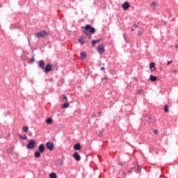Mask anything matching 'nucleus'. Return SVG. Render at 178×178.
Wrapping results in <instances>:
<instances>
[{"label":"nucleus","instance_id":"f704fd0d","mask_svg":"<svg viewBox=\"0 0 178 178\" xmlns=\"http://www.w3.org/2000/svg\"><path fill=\"white\" fill-rule=\"evenodd\" d=\"M134 27L137 28V27H138V25L137 24H134Z\"/></svg>","mask_w":178,"mask_h":178},{"label":"nucleus","instance_id":"4468645a","mask_svg":"<svg viewBox=\"0 0 178 178\" xmlns=\"http://www.w3.org/2000/svg\"><path fill=\"white\" fill-rule=\"evenodd\" d=\"M35 158H40L41 157V152L38 150L35 151L34 153Z\"/></svg>","mask_w":178,"mask_h":178},{"label":"nucleus","instance_id":"f257e3e1","mask_svg":"<svg viewBox=\"0 0 178 178\" xmlns=\"http://www.w3.org/2000/svg\"><path fill=\"white\" fill-rule=\"evenodd\" d=\"M83 33L89 40H91L92 38V34L95 33V28L91 26L90 24H86L83 28Z\"/></svg>","mask_w":178,"mask_h":178},{"label":"nucleus","instance_id":"72a5a7b5","mask_svg":"<svg viewBox=\"0 0 178 178\" xmlns=\"http://www.w3.org/2000/svg\"><path fill=\"white\" fill-rule=\"evenodd\" d=\"M102 80H108V76H104V78H102Z\"/></svg>","mask_w":178,"mask_h":178},{"label":"nucleus","instance_id":"b1692460","mask_svg":"<svg viewBox=\"0 0 178 178\" xmlns=\"http://www.w3.org/2000/svg\"><path fill=\"white\" fill-rule=\"evenodd\" d=\"M23 131H24L25 133H27V131H29V127L28 126H24L23 127Z\"/></svg>","mask_w":178,"mask_h":178},{"label":"nucleus","instance_id":"4c0bfd02","mask_svg":"<svg viewBox=\"0 0 178 178\" xmlns=\"http://www.w3.org/2000/svg\"><path fill=\"white\" fill-rule=\"evenodd\" d=\"M123 37L124 39H126V37H127V35H125V33H124Z\"/></svg>","mask_w":178,"mask_h":178},{"label":"nucleus","instance_id":"1a4fd4ad","mask_svg":"<svg viewBox=\"0 0 178 178\" xmlns=\"http://www.w3.org/2000/svg\"><path fill=\"white\" fill-rule=\"evenodd\" d=\"M122 6L124 10H127V9L130 8V3H129L128 1H125Z\"/></svg>","mask_w":178,"mask_h":178},{"label":"nucleus","instance_id":"bb28decb","mask_svg":"<svg viewBox=\"0 0 178 178\" xmlns=\"http://www.w3.org/2000/svg\"><path fill=\"white\" fill-rule=\"evenodd\" d=\"M12 151H13V148H12V147H10V148L7 149V154H10V152H12Z\"/></svg>","mask_w":178,"mask_h":178},{"label":"nucleus","instance_id":"4be33fe9","mask_svg":"<svg viewBox=\"0 0 178 178\" xmlns=\"http://www.w3.org/2000/svg\"><path fill=\"white\" fill-rule=\"evenodd\" d=\"M49 177L50 178H56L57 177L56 173H55V172L50 173Z\"/></svg>","mask_w":178,"mask_h":178},{"label":"nucleus","instance_id":"9b49d317","mask_svg":"<svg viewBox=\"0 0 178 178\" xmlns=\"http://www.w3.org/2000/svg\"><path fill=\"white\" fill-rule=\"evenodd\" d=\"M74 149L76 151H80V149H81V145H80V143H76L74 145Z\"/></svg>","mask_w":178,"mask_h":178},{"label":"nucleus","instance_id":"473e14b6","mask_svg":"<svg viewBox=\"0 0 178 178\" xmlns=\"http://www.w3.org/2000/svg\"><path fill=\"white\" fill-rule=\"evenodd\" d=\"M172 61H173V60L168 61V62L167 63V66H169V65H170V63H172Z\"/></svg>","mask_w":178,"mask_h":178},{"label":"nucleus","instance_id":"37998d69","mask_svg":"<svg viewBox=\"0 0 178 178\" xmlns=\"http://www.w3.org/2000/svg\"><path fill=\"white\" fill-rule=\"evenodd\" d=\"M102 113V111L99 112V115H101Z\"/></svg>","mask_w":178,"mask_h":178},{"label":"nucleus","instance_id":"423d86ee","mask_svg":"<svg viewBox=\"0 0 178 178\" xmlns=\"http://www.w3.org/2000/svg\"><path fill=\"white\" fill-rule=\"evenodd\" d=\"M72 156L75 159V161H76L77 162L81 161V156H80V154H79L78 152H74L72 154Z\"/></svg>","mask_w":178,"mask_h":178},{"label":"nucleus","instance_id":"a211bd4d","mask_svg":"<svg viewBox=\"0 0 178 178\" xmlns=\"http://www.w3.org/2000/svg\"><path fill=\"white\" fill-rule=\"evenodd\" d=\"M100 41H101V40H92V47H95V44H96L97 42H99Z\"/></svg>","mask_w":178,"mask_h":178},{"label":"nucleus","instance_id":"412c9836","mask_svg":"<svg viewBox=\"0 0 178 178\" xmlns=\"http://www.w3.org/2000/svg\"><path fill=\"white\" fill-rule=\"evenodd\" d=\"M164 112L165 113H168V112H169V106L168 105H165L164 106Z\"/></svg>","mask_w":178,"mask_h":178},{"label":"nucleus","instance_id":"cd10ccee","mask_svg":"<svg viewBox=\"0 0 178 178\" xmlns=\"http://www.w3.org/2000/svg\"><path fill=\"white\" fill-rule=\"evenodd\" d=\"M151 6L153 8V9H155V8L156 6V3H155V1H153L152 3Z\"/></svg>","mask_w":178,"mask_h":178},{"label":"nucleus","instance_id":"6e6552de","mask_svg":"<svg viewBox=\"0 0 178 178\" xmlns=\"http://www.w3.org/2000/svg\"><path fill=\"white\" fill-rule=\"evenodd\" d=\"M38 66L42 70H44L45 69V62L44 60H40L38 63Z\"/></svg>","mask_w":178,"mask_h":178},{"label":"nucleus","instance_id":"aec40b11","mask_svg":"<svg viewBox=\"0 0 178 178\" xmlns=\"http://www.w3.org/2000/svg\"><path fill=\"white\" fill-rule=\"evenodd\" d=\"M46 123L47 124H51V123H52V118H47L46 120Z\"/></svg>","mask_w":178,"mask_h":178},{"label":"nucleus","instance_id":"79ce46f5","mask_svg":"<svg viewBox=\"0 0 178 178\" xmlns=\"http://www.w3.org/2000/svg\"><path fill=\"white\" fill-rule=\"evenodd\" d=\"M28 42L29 44H30V39H29V38H28Z\"/></svg>","mask_w":178,"mask_h":178},{"label":"nucleus","instance_id":"5701e85b","mask_svg":"<svg viewBox=\"0 0 178 178\" xmlns=\"http://www.w3.org/2000/svg\"><path fill=\"white\" fill-rule=\"evenodd\" d=\"M19 137L21 140H27V136H26V135H24V136L19 135Z\"/></svg>","mask_w":178,"mask_h":178},{"label":"nucleus","instance_id":"20e7f679","mask_svg":"<svg viewBox=\"0 0 178 178\" xmlns=\"http://www.w3.org/2000/svg\"><path fill=\"white\" fill-rule=\"evenodd\" d=\"M38 37H41V38H44V37H47L48 35V33L47 31H41L39 33H37Z\"/></svg>","mask_w":178,"mask_h":178},{"label":"nucleus","instance_id":"9d476101","mask_svg":"<svg viewBox=\"0 0 178 178\" xmlns=\"http://www.w3.org/2000/svg\"><path fill=\"white\" fill-rule=\"evenodd\" d=\"M38 151H39V152H44V151H45V145H44V143H42L38 146Z\"/></svg>","mask_w":178,"mask_h":178},{"label":"nucleus","instance_id":"c9c22d12","mask_svg":"<svg viewBox=\"0 0 178 178\" xmlns=\"http://www.w3.org/2000/svg\"><path fill=\"white\" fill-rule=\"evenodd\" d=\"M100 70H105V67H102L100 68Z\"/></svg>","mask_w":178,"mask_h":178},{"label":"nucleus","instance_id":"2eb2a0df","mask_svg":"<svg viewBox=\"0 0 178 178\" xmlns=\"http://www.w3.org/2000/svg\"><path fill=\"white\" fill-rule=\"evenodd\" d=\"M78 41H79V44H81V45H84V43L86 42V41L84 40V38L83 37L79 38Z\"/></svg>","mask_w":178,"mask_h":178},{"label":"nucleus","instance_id":"f3484780","mask_svg":"<svg viewBox=\"0 0 178 178\" xmlns=\"http://www.w3.org/2000/svg\"><path fill=\"white\" fill-rule=\"evenodd\" d=\"M69 106H70V104L65 103L64 104L62 105L61 108L63 109H66V108H69Z\"/></svg>","mask_w":178,"mask_h":178},{"label":"nucleus","instance_id":"6ab92c4d","mask_svg":"<svg viewBox=\"0 0 178 178\" xmlns=\"http://www.w3.org/2000/svg\"><path fill=\"white\" fill-rule=\"evenodd\" d=\"M62 101L63 102H67V97L65 95L62 96Z\"/></svg>","mask_w":178,"mask_h":178},{"label":"nucleus","instance_id":"393cba45","mask_svg":"<svg viewBox=\"0 0 178 178\" xmlns=\"http://www.w3.org/2000/svg\"><path fill=\"white\" fill-rule=\"evenodd\" d=\"M143 35V29H140L138 33V36L141 37Z\"/></svg>","mask_w":178,"mask_h":178},{"label":"nucleus","instance_id":"39448f33","mask_svg":"<svg viewBox=\"0 0 178 178\" xmlns=\"http://www.w3.org/2000/svg\"><path fill=\"white\" fill-rule=\"evenodd\" d=\"M54 143L52 142H47L46 143V148L47 149H49V151H54Z\"/></svg>","mask_w":178,"mask_h":178},{"label":"nucleus","instance_id":"a878e982","mask_svg":"<svg viewBox=\"0 0 178 178\" xmlns=\"http://www.w3.org/2000/svg\"><path fill=\"white\" fill-rule=\"evenodd\" d=\"M34 60H35V59L34 58V56H32V58L31 60L29 61V63H34Z\"/></svg>","mask_w":178,"mask_h":178},{"label":"nucleus","instance_id":"ddd939ff","mask_svg":"<svg viewBox=\"0 0 178 178\" xmlns=\"http://www.w3.org/2000/svg\"><path fill=\"white\" fill-rule=\"evenodd\" d=\"M149 69L151 72H154L155 70V63H150Z\"/></svg>","mask_w":178,"mask_h":178},{"label":"nucleus","instance_id":"2f4dec72","mask_svg":"<svg viewBox=\"0 0 178 178\" xmlns=\"http://www.w3.org/2000/svg\"><path fill=\"white\" fill-rule=\"evenodd\" d=\"M137 94L140 95L143 94V91L138 90Z\"/></svg>","mask_w":178,"mask_h":178},{"label":"nucleus","instance_id":"f8f14e48","mask_svg":"<svg viewBox=\"0 0 178 178\" xmlns=\"http://www.w3.org/2000/svg\"><path fill=\"white\" fill-rule=\"evenodd\" d=\"M149 80H150V81L154 83V82L156 81V80H158V77H156V76H155L154 75H150Z\"/></svg>","mask_w":178,"mask_h":178},{"label":"nucleus","instance_id":"ea45409f","mask_svg":"<svg viewBox=\"0 0 178 178\" xmlns=\"http://www.w3.org/2000/svg\"><path fill=\"white\" fill-rule=\"evenodd\" d=\"M175 48L177 49H178V44H175Z\"/></svg>","mask_w":178,"mask_h":178},{"label":"nucleus","instance_id":"e433bc0d","mask_svg":"<svg viewBox=\"0 0 178 178\" xmlns=\"http://www.w3.org/2000/svg\"><path fill=\"white\" fill-rule=\"evenodd\" d=\"M99 137H102V131L99 132Z\"/></svg>","mask_w":178,"mask_h":178},{"label":"nucleus","instance_id":"a19ab883","mask_svg":"<svg viewBox=\"0 0 178 178\" xmlns=\"http://www.w3.org/2000/svg\"><path fill=\"white\" fill-rule=\"evenodd\" d=\"M22 60H26V58H24L23 57H22Z\"/></svg>","mask_w":178,"mask_h":178},{"label":"nucleus","instance_id":"a18cd8bd","mask_svg":"<svg viewBox=\"0 0 178 178\" xmlns=\"http://www.w3.org/2000/svg\"><path fill=\"white\" fill-rule=\"evenodd\" d=\"M2 6L0 4V8Z\"/></svg>","mask_w":178,"mask_h":178},{"label":"nucleus","instance_id":"0eeeda50","mask_svg":"<svg viewBox=\"0 0 178 178\" xmlns=\"http://www.w3.org/2000/svg\"><path fill=\"white\" fill-rule=\"evenodd\" d=\"M97 51L99 52V54H104V51H105V46H104L103 44H101L98 46L97 48Z\"/></svg>","mask_w":178,"mask_h":178},{"label":"nucleus","instance_id":"58836bf2","mask_svg":"<svg viewBox=\"0 0 178 178\" xmlns=\"http://www.w3.org/2000/svg\"><path fill=\"white\" fill-rule=\"evenodd\" d=\"M172 73H174V74L177 73V70H173V71H172Z\"/></svg>","mask_w":178,"mask_h":178},{"label":"nucleus","instance_id":"7c9ffc66","mask_svg":"<svg viewBox=\"0 0 178 178\" xmlns=\"http://www.w3.org/2000/svg\"><path fill=\"white\" fill-rule=\"evenodd\" d=\"M154 134H155V136H156V134H158V130L154 129Z\"/></svg>","mask_w":178,"mask_h":178},{"label":"nucleus","instance_id":"dca6fc26","mask_svg":"<svg viewBox=\"0 0 178 178\" xmlns=\"http://www.w3.org/2000/svg\"><path fill=\"white\" fill-rule=\"evenodd\" d=\"M80 55L82 59H86V58H87V53L86 52H81Z\"/></svg>","mask_w":178,"mask_h":178},{"label":"nucleus","instance_id":"c756f323","mask_svg":"<svg viewBox=\"0 0 178 178\" xmlns=\"http://www.w3.org/2000/svg\"><path fill=\"white\" fill-rule=\"evenodd\" d=\"M137 170H138V172H140L141 171V167L140 165L137 166Z\"/></svg>","mask_w":178,"mask_h":178},{"label":"nucleus","instance_id":"f03ea898","mask_svg":"<svg viewBox=\"0 0 178 178\" xmlns=\"http://www.w3.org/2000/svg\"><path fill=\"white\" fill-rule=\"evenodd\" d=\"M35 144H36L35 140H29V142L26 145L27 149H34V148H35Z\"/></svg>","mask_w":178,"mask_h":178},{"label":"nucleus","instance_id":"7ed1b4c3","mask_svg":"<svg viewBox=\"0 0 178 178\" xmlns=\"http://www.w3.org/2000/svg\"><path fill=\"white\" fill-rule=\"evenodd\" d=\"M43 70H44V72L45 73V74H48V73H49V72L52 71V65L51 64L46 65V66L44 67Z\"/></svg>","mask_w":178,"mask_h":178},{"label":"nucleus","instance_id":"c85d7f7f","mask_svg":"<svg viewBox=\"0 0 178 178\" xmlns=\"http://www.w3.org/2000/svg\"><path fill=\"white\" fill-rule=\"evenodd\" d=\"M120 165V166H124V165H126L125 162H120L119 163Z\"/></svg>","mask_w":178,"mask_h":178},{"label":"nucleus","instance_id":"c03bdc74","mask_svg":"<svg viewBox=\"0 0 178 178\" xmlns=\"http://www.w3.org/2000/svg\"><path fill=\"white\" fill-rule=\"evenodd\" d=\"M131 31H134V29H131Z\"/></svg>","mask_w":178,"mask_h":178}]
</instances>
